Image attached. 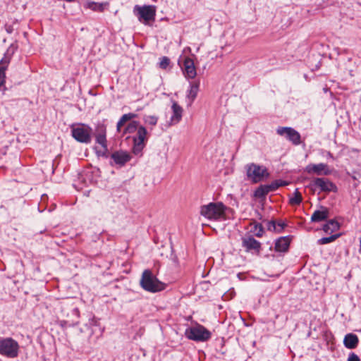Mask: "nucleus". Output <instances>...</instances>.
<instances>
[{
	"mask_svg": "<svg viewBox=\"0 0 361 361\" xmlns=\"http://www.w3.org/2000/svg\"><path fill=\"white\" fill-rule=\"evenodd\" d=\"M140 286L149 293H158L164 290L166 284L159 281L150 269H145L140 281Z\"/></svg>",
	"mask_w": 361,
	"mask_h": 361,
	"instance_id": "f257e3e1",
	"label": "nucleus"
},
{
	"mask_svg": "<svg viewBox=\"0 0 361 361\" xmlns=\"http://www.w3.org/2000/svg\"><path fill=\"white\" fill-rule=\"evenodd\" d=\"M226 209L222 202H210L201 207L200 214L209 219L217 220L224 217Z\"/></svg>",
	"mask_w": 361,
	"mask_h": 361,
	"instance_id": "f03ea898",
	"label": "nucleus"
},
{
	"mask_svg": "<svg viewBox=\"0 0 361 361\" xmlns=\"http://www.w3.org/2000/svg\"><path fill=\"white\" fill-rule=\"evenodd\" d=\"M71 135L78 142L90 144L92 141V128L84 123L73 124Z\"/></svg>",
	"mask_w": 361,
	"mask_h": 361,
	"instance_id": "7ed1b4c3",
	"label": "nucleus"
},
{
	"mask_svg": "<svg viewBox=\"0 0 361 361\" xmlns=\"http://www.w3.org/2000/svg\"><path fill=\"white\" fill-rule=\"evenodd\" d=\"M185 335L190 340L204 342L210 339L212 333L204 326L197 324L195 326L187 328Z\"/></svg>",
	"mask_w": 361,
	"mask_h": 361,
	"instance_id": "20e7f679",
	"label": "nucleus"
},
{
	"mask_svg": "<svg viewBox=\"0 0 361 361\" xmlns=\"http://www.w3.org/2000/svg\"><path fill=\"white\" fill-rule=\"evenodd\" d=\"M134 14L138 20L145 25H149L150 21H154L156 16V6L153 5H136L133 9Z\"/></svg>",
	"mask_w": 361,
	"mask_h": 361,
	"instance_id": "39448f33",
	"label": "nucleus"
},
{
	"mask_svg": "<svg viewBox=\"0 0 361 361\" xmlns=\"http://www.w3.org/2000/svg\"><path fill=\"white\" fill-rule=\"evenodd\" d=\"M18 343L12 338H0V355L8 358L16 357L18 355Z\"/></svg>",
	"mask_w": 361,
	"mask_h": 361,
	"instance_id": "423d86ee",
	"label": "nucleus"
},
{
	"mask_svg": "<svg viewBox=\"0 0 361 361\" xmlns=\"http://www.w3.org/2000/svg\"><path fill=\"white\" fill-rule=\"evenodd\" d=\"M312 190L314 191L317 188H319L322 192H336V185L325 178H314L308 186Z\"/></svg>",
	"mask_w": 361,
	"mask_h": 361,
	"instance_id": "0eeeda50",
	"label": "nucleus"
},
{
	"mask_svg": "<svg viewBox=\"0 0 361 361\" xmlns=\"http://www.w3.org/2000/svg\"><path fill=\"white\" fill-rule=\"evenodd\" d=\"M247 176L251 178L253 182L257 183L262 180L264 177L269 176L265 167L260 166L255 164H251L247 166Z\"/></svg>",
	"mask_w": 361,
	"mask_h": 361,
	"instance_id": "6e6552de",
	"label": "nucleus"
},
{
	"mask_svg": "<svg viewBox=\"0 0 361 361\" xmlns=\"http://www.w3.org/2000/svg\"><path fill=\"white\" fill-rule=\"evenodd\" d=\"M276 133L279 135L285 136L294 145L301 144L300 134L291 127H279L276 129Z\"/></svg>",
	"mask_w": 361,
	"mask_h": 361,
	"instance_id": "1a4fd4ad",
	"label": "nucleus"
},
{
	"mask_svg": "<svg viewBox=\"0 0 361 361\" xmlns=\"http://www.w3.org/2000/svg\"><path fill=\"white\" fill-rule=\"evenodd\" d=\"M110 157L111 159L110 161V165H116L119 167L124 166L132 158L129 153L123 150L114 152L111 154Z\"/></svg>",
	"mask_w": 361,
	"mask_h": 361,
	"instance_id": "9d476101",
	"label": "nucleus"
},
{
	"mask_svg": "<svg viewBox=\"0 0 361 361\" xmlns=\"http://www.w3.org/2000/svg\"><path fill=\"white\" fill-rule=\"evenodd\" d=\"M242 246L247 252L259 255L261 251V243L252 236L244 237L242 238Z\"/></svg>",
	"mask_w": 361,
	"mask_h": 361,
	"instance_id": "9b49d317",
	"label": "nucleus"
},
{
	"mask_svg": "<svg viewBox=\"0 0 361 361\" xmlns=\"http://www.w3.org/2000/svg\"><path fill=\"white\" fill-rule=\"evenodd\" d=\"M11 60V55L8 53L4 54V56L0 61V90L5 91L6 82V71Z\"/></svg>",
	"mask_w": 361,
	"mask_h": 361,
	"instance_id": "f8f14e48",
	"label": "nucleus"
},
{
	"mask_svg": "<svg viewBox=\"0 0 361 361\" xmlns=\"http://www.w3.org/2000/svg\"><path fill=\"white\" fill-rule=\"evenodd\" d=\"M305 171L308 173H315L317 176H328L331 173L328 166L326 164H309L306 166Z\"/></svg>",
	"mask_w": 361,
	"mask_h": 361,
	"instance_id": "ddd939ff",
	"label": "nucleus"
},
{
	"mask_svg": "<svg viewBox=\"0 0 361 361\" xmlns=\"http://www.w3.org/2000/svg\"><path fill=\"white\" fill-rule=\"evenodd\" d=\"M291 235L280 237L275 241L274 249L276 252H286L288 251L290 243L292 240Z\"/></svg>",
	"mask_w": 361,
	"mask_h": 361,
	"instance_id": "4468645a",
	"label": "nucleus"
},
{
	"mask_svg": "<svg viewBox=\"0 0 361 361\" xmlns=\"http://www.w3.org/2000/svg\"><path fill=\"white\" fill-rule=\"evenodd\" d=\"M183 73L186 78H194L196 75V69L194 65V61L192 59L186 57L183 62Z\"/></svg>",
	"mask_w": 361,
	"mask_h": 361,
	"instance_id": "2eb2a0df",
	"label": "nucleus"
},
{
	"mask_svg": "<svg viewBox=\"0 0 361 361\" xmlns=\"http://www.w3.org/2000/svg\"><path fill=\"white\" fill-rule=\"evenodd\" d=\"M172 116L171 117V125L176 124L180 122L182 118L183 108L176 102H173L172 106Z\"/></svg>",
	"mask_w": 361,
	"mask_h": 361,
	"instance_id": "dca6fc26",
	"label": "nucleus"
},
{
	"mask_svg": "<svg viewBox=\"0 0 361 361\" xmlns=\"http://www.w3.org/2000/svg\"><path fill=\"white\" fill-rule=\"evenodd\" d=\"M96 142L102 146V148H106L107 146V141L106 137V127L104 125L97 126L95 133Z\"/></svg>",
	"mask_w": 361,
	"mask_h": 361,
	"instance_id": "f3484780",
	"label": "nucleus"
},
{
	"mask_svg": "<svg viewBox=\"0 0 361 361\" xmlns=\"http://www.w3.org/2000/svg\"><path fill=\"white\" fill-rule=\"evenodd\" d=\"M359 343V338L357 335L349 333L347 334L343 339V345L348 349L355 348Z\"/></svg>",
	"mask_w": 361,
	"mask_h": 361,
	"instance_id": "a211bd4d",
	"label": "nucleus"
},
{
	"mask_svg": "<svg viewBox=\"0 0 361 361\" xmlns=\"http://www.w3.org/2000/svg\"><path fill=\"white\" fill-rule=\"evenodd\" d=\"M200 86V81L190 82V90L188 91L187 97L190 105L197 97Z\"/></svg>",
	"mask_w": 361,
	"mask_h": 361,
	"instance_id": "6ab92c4d",
	"label": "nucleus"
},
{
	"mask_svg": "<svg viewBox=\"0 0 361 361\" xmlns=\"http://www.w3.org/2000/svg\"><path fill=\"white\" fill-rule=\"evenodd\" d=\"M322 210H316L311 216L312 222H320L326 220L329 216V211L326 208L322 207Z\"/></svg>",
	"mask_w": 361,
	"mask_h": 361,
	"instance_id": "aec40b11",
	"label": "nucleus"
},
{
	"mask_svg": "<svg viewBox=\"0 0 361 361\" xmlns=\"http://www.w3.org/2000/svg\"><path fill=\"white\" fill-rule=\"evenodd\" d=\"M147 130L145 127L140 126L136 132V135L133 137V142H142L146 144Z\"/></svg>",
	"mask_w": 361,
	"mask_h": 361,
	"instance_id": "412c9836",
	"label": "nucleus"
},
{
	"mask_svg": "<svg viewBox=\"0 0 361 361\" xmlns=\"http://www.w3.org/2000/svg\"><path fill=\"white\" fill-rule=\"evenodd\" d=\"M340 228V224L339 223L334 220V219H330L329 220L326 224H325L323 226V231L326 233H331Z\"/></svg>",
	"mask_w": 361,
	"mask_h": 361,
	"instance_id": "4be33fe9",
	"label": "nucleus"
},
{
	"mask_svg": "<svg viewBox=\"0 0 361 361\" xmlns=\"http://www.w3.org/2000/svg\"><path fill=\"white\" fill-rule=\"evenodd\" d=\"M353 182H350V187L353 189L350 190L351 196L360 200L361 198V193L356 188L359 185L360 181L358 180V178L356 176H352Z\"/></svg>",
	"mask_w": 361,
	"mask_h": 361,
	"instance_id": "5701e85b",
	"label": "nucleus"
},
{
	"mask_svg": "<svg viewBox=\"0 0 361 361\" xmlns=\"http://www.w3.org/2000/svg\"><path fill=\"white\" fill-rule=\"evenodd\" d=\"M108 6V3H98L94 1H90L87 3V8L98 12H102Z\"/></svg>",
	"mask_w": 361,
	"mask_h": 361,
	"instance_id": "b1692460",
	"label": "nucleus"
},
{
	"mask_svg": "<svg viewBox=\"0 0 361 361\" xmlns=\"http://www.w3.org/2000/svg\"><path fill=\"white\" fill-rule=\"evenodd\" d=\"M136 115L133 113L126 114H123L119 121L117 123L116 125V129L117 131L120 132L121 127L128 121L131 120L132 118H135Z\"/></svg>",
	"mask_w": 361,
	"mask_h": 361,
	"instance_id": "393cba45",
	"label": "nucleus"
},
{
	"mask_svg": "<svg viewBox=\"0 0 361 361\" xmlns=\"http://www.w3.org/2000/svg\"><path fill=\"white\" fill-rule=\"evenodd\" d=\"M139 122L137 121H133L125 128L123 134H131L137 131L140 128Z\"/></svg>",
	"mask_w": 361,
	"mask_h": 361,
	"instance_id": "a878e982",
	"label": "nucleus"
},
{
	"mask_svg": "<svg viewBox=\"0 0 361 361\" xmlns=\"http://www.w3.org/2000/svg\"><path fill=\"white\" fill-rule=\"evenodd\" d=\"M302 201V197L301 193L298 191V189L296 188L293 193V197H290L289 203L291 205H299Z\"/></svg>",
	"mask_w": 361,
	"mask_h": 361,
	"instance_id": "bb28decb",
	"label": "nucleus"
},
{
	"mask_svg": "<svg viewBox=\"0 0 361 361\" xmlns=\"http://www.w3.org/2000/svg\"><path fill=\"white\" fill-rule=\"evenodd\" d=\"M269 192L267 185H261L255 190L254 195L257 198H264Z\"/></svg>",
	"mask_w": 361,
	"mask_h": 361,
	"instance_id": "cd10ccee",
	"label": "nucleus"
},
{
	"mask_svg": "<svg viewBox=\"0 0 361 361\" xmlns=\"http://www.w3.org/2000/svg\"><path fill=\"white\" fill-rule=\"evenodd\" d=\"M340 236H341V233H336L334 235H331L329 237H323L317 240V244L318 245H325V244L332 243Z\"/></svg>",
	"mask_w": 361,
	"mask_h": 361,
	"instance_id": "c85d7f7f",
	"label": "nucleus"
},
{
	"mask_svg": "<svg viewBox=\"0 0 361 361\" xmlns=\"http://www.w3.org/2000/svg\"><path fill=\"white\" fill-rule=\"evenodd\" d=\"M146 144L142 142H133V152L135 155H140Z\"/></svg>",
	"mask_w": 361,
	"mask_h": 361,
	"instance_id": "c756f323",
	"label": "nucleus"
},
{
	"mask_svg": "<svg viewBox=\"0 0 361 361\" xmlns=\"http://www.w3.org/2000/svg\"><path fill=\"white\" fill-rule=\"evenodd\" d=\"M144 121L145 123L154 126L157 123L158 117L156 116H145Z\"/></svg>",
	"mask_w": 361,
	"mask_h": 361,
	"instance_id": "7c9ffc66",
	"label": "nucleus"
},
{
	"mask_svg": "<svg viewBox=\"0 0 361 361\" xmlns=\"http://www.w3.org/2000/svg\"><path fill=\"white\" fill-rule=\"evenodd\" d=\"M253 232L257 237H262L264 233V228L262 225L259 223H255Z\"/></svg>",
	"mask_w": 361,
	"mask_h": 361,
	"instance_id": "2f4dec72",
	"label": "nucleus"
},
{
	"mask_svg": "<svg viewBox=\"0 0 361 361\" xmlns=\"http://www.w3.org/2000/svg\"><path fill=\"white\" fill-rule=\"evenodd\" d=\"M169 63L170 59L167 56H163L160 59L159 67L162 69H166Z\"/></svg>",
	"mask_w": 361,
	"mask_h": 361,
	"instance_id": "473e14b6",
	"label": "nucleus"
},
{
	"mask_svg": "<svg viewBox=\"0 0 361 361\" xmlns=\"http://www.w3.org/2000/svg\"><path fill=\"white\" fill-rule=\"evenodd\" d=\"M266 185H267L269 192L276 190L280 187V184L278 183L277 180H275L273 182H271L270 184H267Z\"/></svg>",
	"mask_w": 361,
	"mask_h": 361,
	"instance_id": "72a5a7b5",
	"label": "nucleus"
},
{
	"mask_svg": "<svg viewBox=\"0 0 361 361\" xmlns=\"http://www.w3.org/2000/svg\"><path fill=\"white\" fill-rule=\"evenodd\" d=\"M103 150L97 151V154L98 156H101L105 158L109 157V151H108V147L106 146V148H102Z\"/></svg>",
	"mask_w": 361,
	"mask_h": 361,
	"instance_id": "f704fd0d",
	"label": "nucleus"
},
{
	"mask_svg": "<svg viewBox=\"0 0 361 361\" xmlns=\"http://www.w3.org/2000/svg\"><path fill=\"white\" fill-rule=\"evenodd\" d=\"M347 361H360V359L357 355L354 353H350Z\"/></svg>",
	"mask_w": 361,
	"mask_h": 361,
	"instance_id": "c9c22d12",
	"label": "nucleus"
},
{
	"mask_svg": "<svg viewBox=\"0 0 361 361\" xmlns=\"http://www.w3.org/2000/svg\"><path fill=\"white\" fill-rule=\"evenodd\" d=\"M267 229L269 231H276V224L274 221H270L267 223Z\"/></svg>",
	"mask_w": 361,
	"mask_h": 361,
	"instance_id": "e433bc0d",
	"label": "nucleus"
},
{
	"mask_svg": "<svg viewBox=\"0 0 361 361\" xmlns=\"http://www.w3.org/2000/svg\"><path fill=\"white\" fill-rule=\"evenodd\" d=\"M277 226L280 228L279 230L276 229L278 233L281 232L287 226V224L283 221H279L277 223Z\"/></svg>",
	"mask_w": 361,
	"mask_h": 361,
	"instance_id": "4c0bfd02",
	"label": "nucleus"
},
{
	"mask_svg": "<svg viewBox=\"0 0 361 361\" xmlns=\"http://www.w3.org/2000/svg\"><path fill=\"white\" fill-rule=\"evenodd\" d=\"M171 259L172 260V262L174 263V264L176 266H178L179 262H178V257L176 256V255L171 253Z\"/></svg>",
	"mask_w": 361,
	"mask_h": 361,
	"instance_id": "58836bf2",
	"label": "nucleus"
},
{
	"mask_svg": "<svg viewBox=\"0 0 361 361\" xmlns=\"http://www.w3.org/2000/svg\"><path fill=\"white\" fill-rule=\"evenodd\" d=\"M71 314H72V315L76 317L77 318H79V317H80V311H79L78 308H77V307L73 308L71 310Z\"/></svg>",
	"mask_w": 361,
	"mask_h": 361,
	"instance_id": "ea45409f",
	"label": "nucleus"
},
{
	"mask_svg": "<svg viewBox=\"0 0 361 361\" xmlns=\"http://www.w3.org/2000/svg\"><path fill=\"white\" fill-rule=\"evenodd\" d=\"M277 180H278V183L280 184V187L288 185L289 183L288 181L281 180V179H278Z\"/></svg>",
	"mask_w": 361,
	"mask_h": 361,
	"instance_id": "a19ab883",
	"label": "nucleus"
},
{
	"mask_svg": "<svg viewBox=\"0 0 361 361\" xmlns=\"http://www.w3.org/2000/svg\"><path fill=\"white\" fill-rule=\"evenodd\" d=\"M6 31L8 33H11L13 32V27L12 26L9 25L6 27Z\"/></svg>",
	"mask_w": 361,
	"mask_h": 361,
	"instance_id": "79ce46f5",
	"label": "nucleus"
},
{
	"mask_svg": "<svg viewBox=\"0 0 361 361\" xmlns=\"http://www.w3.org/2000/svg\"><path fill=\"white\" fill-rule=\"evenodd\" d=\"M326 157H327V158H330V159H334L333 154L330 152H326Z\"/></svg>",
	"mask_w": 361,
	"mask_h": 361,
	"instance_id": "37998d69",
	"label": "nucleus"
},
{
	"mask_svg": "<svg viewBox=\"0 0 361 361\" xmlns=\"http://www.w3.org/2000/svg\"><path fill=\"white\" fill-rule=\"evenodd\" d=\"M56 207V205L55 204H53L51 205V207L49 209V212H52Z\"/></svg>",
	"mask_w": 361,
	"mask_h": 361,
	"instance_id": "c03bdc74",
	"label": "nucleus"
},
{
	"mask_svg": "<svg viewBox=\"0 0 361 361\" xmlns=\"http://www.w3.org/2000/svg\"><path fill=\"white\" fill-rule=\"evenodd\" d=\"M78 324H79V322L76 321V322H73L71 324H69V326H74L75 325H78Z\"/></svg>",
	"mask_w": 361,
	"mask_h": 361,
	"instance_id": "a18cd8bd",
	"label": "nucleus"
},
{
	"mask_svg": "<svg viewBox=\"0 0 361 361\" xmlns=\"http://www.w3.org/2000/svg\"><path fill=\"white\" fill-rule=\"evenodd\" d=\"M359 242H360V248L358 250L359 252H361V237L359 238Z\"/></svg>",
	"mask_w": 361,
	"mask_h": 361,
	"instance_id": "49530a36",
	"label": "nucleus"
},
{
	"mask_svg": "<svg viewBox=\"0 0 361 361\" xmlns=\"http://www.w3.org/2000/svg\"><path fill=\"white\" fill-rule=\"evenodd\" d=\"M63 322H64L65 324H67L68 322L67 321H63Z\"/></svg>",
	"mask_w": 361,
	"mask_h": 361,
	"instance_id": "de8ad7c7",
	"label": "nucleus"
}]
</instances>
